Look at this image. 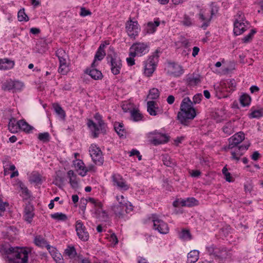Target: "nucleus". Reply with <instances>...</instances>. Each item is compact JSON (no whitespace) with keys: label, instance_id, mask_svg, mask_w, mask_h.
Wrapping results in <instances>:
<instances>
[{"label":"nucleus","instance_id":"1","mask_svg":"<svg viewBox=\"0 0 263 263\" xmlns=\"http://www.w3.org/2000/svg\"><path fill=\"white\" fill-rule=\"evenodd\" d=\"M196 116L195 109L192 106V102L189 97L184 98L181 103L180 111L177 115V119L180 123L187 125Z\"/></svg>","mask_w":263,"mask_h":263},{"label":"nucleus","instance_id":"2","mask_svg":"<svg viewBox=\"0 0 263 263\" xmlns=\"http://www.w3.org/2000/svg\"><path fill=\"white\" fill-rule=\"evenodd\" d=\"M206 249L209 255L219 261H225L231 257L230 251L224 248H217L212 245Z\"/></svg>","mask_w":263,"mask_h":263},{"label":"nucleus","instance_id":"3","mask_svg":"<svg viewBox=\"0 0 263 263\" xmlns=\"http://www.w3.org/2000/svg\"><path fill=\"white\" fill-rule=\"evenodd\" d=\"M5 253L8 255H12V257H8L10 260L14 259H21V263H28V251L25 248L18 247H9L5 249Z\"/></svg>","mask_w":263,"mask_h":263},{"label":"nucleus","instance_id":"4","mask_svg":"<svg viewBox=\"0 0 263 263\" xmlns=\"http://www.w3.org/2000/svg\"><path fill=\"white\" fill-rule=\"evenodd\" d=\"M235 17L233 31L234 34L239 35L250 28V24L245 20L244 14L241 12H238Z\"/></svg>","mask_w":263,"mask_h":263},{"label":"nucleus","instance_id":"5","mask_svg":"<svg viewBox=\"0 0 263 263\" xmlns=\"http://www.w3.org/2000/svg\"><path fill=\"white\" fill-rule=\"evenodd\" d=\"M95 119L96 121V123L91 120H88L87 125L91 130L93 137L96 138L98 136L100 132H104L105 124L102 120V117L98 113L95 114Z\"/></svg>","mask_w":263,"mask_h":263},{"label":"nucleus","instance_id":"6","mask_svg":"<svg viewBox=\"0 0 263 263\" xmlns=\"http://www.w3.org/2000/svg\"><path fill=\"white\" fill-rule=\"evenodd\" d=\"M158 55L157 53H154L144 62V74L146 77H150L155 70L158 61Z\"/></svg>","mask_w":263,"mask_h":263},{"label":"nucleus","instance_id":"7","mask_svg":"<svg viewBox=\"0 0 263 263\" xmlns=\"http://www.w3.org/2000/svg\"><path fill=\"white\" fill-rule=\"evenodd\" d=\"M87 201L94 206L95 216L102 221H106L108 218V214L106 211L102 209V204L101 202L93 198H89Z\"/></svg>","mask_w":263,"mask_h":263},{"label":"nucleus","instance_id":"8","mask_svg":"<svg viewBox=\"0 0 263 263\" xmlns=\"http://www.w3.org/2000/svg\"><path fill=\"white\" fill-rule=\"evenodd\" d=\"M107 59L110 63L111 72L114 75L118 74L122 67V63L120 58L113 52L112 53L107 54Z\"/></svg>","mask_w":263,"mask_h":263},{"label":"nucleus","instance_id":"9","mask_svg":"<svg viewBox=\"0 0 263 263\" xmlns=\"http://www.w3.org/2000/svg\"><path fill=\"white\" fill-rule=\"evenodd\" d=\"M148 138H149L150 142L154 145L165 143L169 140L168 136L157 130L149 133L148 134Z\"/></svg>","mask_w":263,"mask_h":263},{"label":"nucleus","instance_id":"10","mask_svg":"<svg viewBox=\"0 0 263 263\" xmlns=\"http://www.w3.org/2000/svg\"><path fill=\"white\" fill-rule=\"evenodd\" d=\"M148 45L144 43H136L129 49L132 56L141 57L148 51Z\"/></svg>","mask_w":263,"mask_h":263},{"label":"nucleus","instance_id":"11","mask_svg":"<svg viewBox=\"0 0 263 263\" xmlns=\"http://www.w3.org/2000/svg\"><path fill=\"white\" fill-rule=\"evenodd\" d=\"M152 218L154 230L158 231L162 234H166L168 233L169 228L166 222L159 219L158 216L156 215H153Z\"/></svg>","mask_w":263,"mask_h":263},{"label":"nucleus","instance_id":"12","mask_svg":"<svg viewBox=\"0 0 263 263\" xmlns=\"http://www.w3.org/2000/svg\"><path fill=\"white\" fill-rule=\"evenodd\" d=\"M89 151L92 161L97 165H102L104 160L102 153L99 147L95 144H91Z\"/></svg>","mask_w":263,"mask_h":263},{"label":"nucleus","instance_id":"13","mask_svg":"<svg viewBox=\"0 0 263 263\" xmlns=\"http://www.w3.org/2000/svg\"><path fill=\"white\" fill-rule=\"evenodd\" d=\"M111 180L113 185L116 186L119 190L122 191H125L128 190L129 187V185L120 175L118 174L112 175Z\"/></svg>","mask_w":263,"mask_h":263},{"label":"nucleus","instance_id":"14","mask_svg":"<svg viewBox=\"0 0 263 263\" xmlns=\"http://www.w3.org/2000/svg\"><path fill=\"white\" fill-rule=\"evenodd\" d=\"M126 30L130 37H135L140 30L137 21H133L130 18L126 23Z\"/></svg>","mask_w":263,"mask_h":263},{"label":"nucleus","instance_id":"15","mask_svg":"<svg viewBox=\"0 0 263 263\" xmlns=\"http://www.w3.org/2000/svg\"><path fill=\"white\" fill-rule=\"evenodd\" d=\"M76 231L79 238L83 241H87L89 234L81 220H77L76 223Z\"/></svg>","mask_w":263,"mask_h":263},{"label":"nucleus","instance_id":"16","mask_svg":"<svg viewBox=\"0 0 263 263\" xmlns=\"http://www.w3.org/2000/svg\"><path fill=\"white\" fill-rule=\"evenodd\" d=\"M198 16L200 21L203 22L200 27L203 30H205L210 25L212 18V16L209 15V12L205 9H202L200 10Z\"/></svg>","mask_w":263,"mask_h":263},{"label":"nucleus","instance_id":"17","mask_svg":"<svg viewBox=\"0 0 263 263\" xmlns=\"http://www.w3.org/2000/svg\"><path fill=\"white\" fill-rule=\"evenodd\" d=\"M167 73L174 77H179L183 73V69L180 65L175 63H169L167 66Z\"/></svg>","mask_w":263,"mask_h":263},{"label":"nucleus","instance_id":"18","mask_svg":"<svg viewBox=\"0 0 263 263\" xmlns=\"http://www.w3.org/2000/svg\"><path fill=\"white\" fill-rule=\"evenodd\" d=\"M245 139V134L241 132H238L229 139V144L228 149H232L240 143Z\"/></svg>","mask_w":263,"mask_h":263},{"label":"nucleus","instance_id":"19","mask_svg":"<svg viewBox=\"0 0 263 263\" xmlns=\"http://www.w3.org/2000/svg\"><path fill=\"white\" fill-rule=\"evenodd\" d=\"M236 83L234 79H228L221 81L220 83L221 89L227 91H232L235 90Z\"/></svg>","mask_w":263,"mask_h":263},{"label":"nucleus","instance_id":"20","mask_svg":"<svg viewBox=\"0 0 263 263\" xmlns=\"http://www.w3.org/2000/svg\"><path fill=\"white\" fill-rule=\"evenodd\" d=\"M250 144H243L242 145L236 147L234 151L231 152L232 158L233 159L238 161L240 157L243 155L242 151L247 150L249 148Z\"/></svg>","mask_w":263,"mask_h":263},{"label":"nucleus","instance_id":"21","mask_svg":"<svg viewBox=\"0 0 263 263\" xmlns=\"http://www.w3.org/2000/svg\"><path fill=\"white\" fill-rule=\"evenodd\" d=\"M73 165L77 171L79 172V174L82 176L86 175L88 170L85 167V164L82 160L76 159L73 162Z\"/></svg>","mask_w":263,"mask_h":263},{"label":"nucleus","instance_id":"22","mask_svg":"<svg viewBox=\"0 0 263 263\" xmlns=\"http://www.w3.org/2000/svg\"><path fill=\"white\" fill-rule=\"evenodd\" d=\"M147 110L151 116H156L162 113L155 101H151L147 103Z\"/></svg>","mask_w":263,"mask_h":263},{"label":"nucleus","instance_id":"23","mask_svg":"<svg viewBox=\"0 0 263 263\" xmlns=\"http://www.w3.org/2000/svg\"><path fill=\"white\" fill-rule=\"evenodd\" d=\"M33 211L34 208L31 205H27L25 208L24 215V219L29 223L32 222V219L34 216Z\"/></svg>","mask_w":263,"mask_h":263},{"label":"nucleus","instance_id":"24","mask_svg":"<svg viewBox=\"0 0 263 263\" xmlns=\"http://www.w3.org/2000/svg\"><path fill=\"white\" fill-rule=\"evenodd\" d=\"M116 199L118 201L119 204L118 205L125 207V211L126 213H129L133 211V208L131 203L124 199V197L123 195L117 196Z\"/></svg>","mask_w":263,"mask_h":263},{"label":"nucleus","instance_id":"25","mask_svg":"<svg viewBox=\"0 0 263 263\" xmlns=\"http://www.w3.org/2000/svg\"><path fill=\"white\" fill-rule=\"evenodd\" d=\"M105 46H106L105 44H101L100 45V47H99V48L95 54V60L91 65L92 67H95L96 66V60L101 61L104 58V56L105 55V52L104 50V49Z\"/></svg>","mask_w":263,"mask_h":263},{"label":"nucleus","instance_id":"26","mask_svg":"<svg viewBox=\"0 0 263 263\" xmlns=\"http://www.w3.org/2000/svg\"><path fill=\"white\" fill-rule=\"evenodd\" d=\"M67 177L69 179V183L73 189L78 188L79 186V179L72 170H70L67 172Z\"/></svg>","mask_w":263,"mask_h":263},{"label":"nucleus","instance_id":"27","mask_svg":"<svg viewBox=\"0 0 263 263\" xmlns=\"http://www.w3.org/2000/svg\"><path fill=\"white\" fill-rule=\"evenodd\" d=\"M160 25V21L158 18L156 19L154 22H149L145 26V30L147 33H153L156 30V28Z\"/></svg>","mask_w":263,"mask_h":263},{"label":"nucleus","instance_id":"28","mask_svg":"<svg viewBox=\"0 0 263 263\" xmlns=\"http://www.w3.org/2000/svg\"><path fill=\"white\" fill-rule=\"evenodd\" d=\"M14 65V62L13 61L5 58L0 59V69L8 70L11 69Z\"/></svg>","mask_w":263,"mask_h":263},{"label":"nucleus","instance_id":"29","mask_svg":"<svg viewBox=\"0 0 263 263\" xmlns=\"http://www.w3.org/2000/svg\"><path fill=\"white\" fill-rule=\"evenodd\" d=\"M186 82L188 85L194 86L200 82V80L198 75L193 74L187 76L186 78Z\"/></svg>","mask_w":263,"mask_h":263},{"label":"nucleus","instance_id":"30","mask_svg":"<svg viewBox=\"0 0 263 263\" xmlns=\"http://www.w3.org/2000/svg\"><path fill=\"white\" fill-rule=\"evenodd\" d=\"M198 204V201L193 197L187 198L185 199H182L181 201V206H193Z\"/></svg>","mask_w":263,"mask_h":263},{"label":"nucleus","instance_id":"31","mask_svg":"<svg viewBox=\"0 0 263 263\" xmlns=\"http://www.w3.org/2000/svg\"><path fill=\"white\" fill-rule=\"evenodd\" d=\"M199 259V252L197 250H194L191 251L187 254V263H195Z\"/></svg>","mask_w":263,"mask_h":263},{"label":"nucleus","instance_id":"32","mask_svg":"<svg viewBox=\"0 0 263 263\" xmlns=\"http://www.w3.org/2000/svg\"><path fill=\"white\" fill-rule=\"evenodd\" d=\"M56 55L59 59L60 64L67 63L68 56L65 50L62 49H59L56 51Z\"/></svg>","mask_w":263,"mask_h":263},{"label":"nucleus","instance_id":"33","mask_svg":"<svg viewBox=\"0 0 263 263\" xmlns=\"http://www.w3.org/2000/svg\"><path fill=\"white\" fill-rule=\"evenodd\" d=\"M114 128L118 135L122 138L126 137L125 132L123 128V124L119 122H116L114 124Z\"/></svg>","mask_w":263,"mask_h":263},{"label":"nucleus","instance_id":"34","mask_svg":"<svg viewBox=\"0 0 263 263\" xmlns=\"http://www.w3.org/2000/svg\"><path fill=\"white\" fill-rule=\"evenodd\" d=\"M86 72L94 80L101 79L103 77L101 72L95 68H92L89 71L87 70Z\"/></svg>","mask_w":263,"mask_h":263},{"label":"nucleus","instance_id":"35","mask_svg":"<svg viewBox=\"0 0 263 263\" xmlns=\"http://www.w3.org/2000/svg\"><path fill=\"white\" fill-rule=\"evenodd\" d=\"M65 255L69 258L73 259L77 257V253L73 246H68L64 251Z\"/></svg>","mask_w":263,"mask_h":263},{"label":"nucleus","instance_id":"36","mask_svg":"<svg viewBox=\"0 0 263 263\" xmlns=\"http://www.w3.org/2000/svg\"><path fill=\"white\" fill-rule=\"evenodd\" d=\"M223 132L228 135H230L233 133L234 131V122L229 121L225 124L224 126L222 128Z\"/></svg>","mask_w":263,"mask_h":263},{"label":"nucleus","instance_id":"37","mask_svg":"<svg viewBox=\"0 0 263 263\" xmlns=\"http://www.w3.org/2000/svg\"><path fill=\"white\" fill-rule=\"evenodd\" d=\"M13 80L9 79L3 83L2 89L4 91H11L13 90Z\"/></svg>","mask_w":263,"mask_h":263},{"label":"nucleus","instance_id":"38","mask_svg":"<svg viewBox=\"0 0 263 263\" xmlns=\"http://www.w3.org/2000/svg\"><path fill=\"white\" fill-rule=\"evenodd\" d=\"M4 168H6L8 171H13L12 173L10 175L11 178H13L18 175V171L17 170L15 171V165L11 163H8L4 166Z\"/></svg>","mask_w":263,"mask_h":263},{"label":"nucleus","instance_id":"39","mask_svg":"<svg viewBox=\"0 0 263 263\" xmlns=\"http://www.w3.org/2000/svg\"><path fill=\"white\" fill-rule=\"evenodd\" d=\"M53 107L57 114L58 115L61 119L63 120L65 119L66 114L62 108L57 103L53 104Z\"/></svg>","mask_w":263,"mask_h":263},{"label":"nucleus","instance_id":"40","mask_svg":"<svg viewBox=\"0 0 263 263\" xmlns=\"http://www.w3.org/2000/svg\"><path fill=\"white\" fill-rule=\"evenodd\" d=\"M29 181L36 184H41L42 183L41 176L37 173H32L30 176Z\"/></svg>","mask_w":263,"mask_h":263},{"label":"nucleus","instance_id":"41","mask_svg":"<svg viewBox=\"0 0 263 263\" xmlns=\"http://www.w3.org/2000/svg\"><path fill=\"white\" fill-rule=\"evenodd\" d=\"M18 128L24 132H29L31 130V127L24 120H20L18 121Z\"/></svg>","mask_w":263,"mask_h":263},{"label":"nucleus","instance_id":"42","mask_svg":"<svg viewBox=\"0 0 263 263\" xmlns=\"http://www.w3.org/2000/svg\"><path fill=\"white\" fill-rule=\"evenodd\" d=\"M163 164L168 167H173L175 165V162L168 155L163 156Z\"/></svg>","mask_w":263,"mask_h":263},{"label":"nucleus","instance_id":"43","mask_svg":"<svg viewBox=\"0 0 263 263\" xmlns=\"http://www.w3.org/2000/svg\"><path fill=\"white\" fill-rule=\"evenodd\" d=\"M51 217L58 221H66L67 219V216L62 213H56L51 215Z\"/></svg>","mask_w":263,"mask_h":263},{"label":"nucleus","instance_id":"44","mask_svg":"<svg viewBox=\"0 0 263 263\" xmlns=\"http://www.w3.org/2000/svg\"><path fill=\"white\" fill-rule=\"evenodd\" d=\"M251 99L250 97L246 94H243L240 98V102L243 106H248L250 104Z\"/></svg>","mask_w":263,"mask_h":263},{"label":"nucleus","instance_id":"45","mask_svg":"<svg viewBox=\"0 0 263 263\" xmlns=\"http://www.w3.org/2000/svg\"><path fill=\"white\" fill-rule=\"evenodd\" d=\"M34 242L36 246H38L39 247H46V246H47L48 244H47L46 241L45 240L44 238L40 236H38L35 237L34 239Z\"/></svg>","mask_w":263,"mask_h":263},{"label":"nucleus","instance_id":"46","mask_svg":"<svg viewBox=\"0 0 263 263\" xmlns=\"http://www.w3.org/2000/svg\"><path fill=\"white\" fill-rule=\"evenodd\" d=\"M124 210H125V207H123L119 205H114L112 207V210L115 214L119 217L123 215Z\"/></svg>","mask_w":263,"mask_h":263},{"label":"nucleus","instance_id":"47","mask_svg":"<svg viewBox=\"0 0 263 263\" xmlns=\"http://www.w3.org/2000/svg\"><path fill=\"white\" fill-rule=\"evenodd\" d=\"M159 96V92L158 89L153 88L149 90L148 98L151 100L157 99Z\"/></svg>","mask_w":263,"mask_h":263},{"label":"nucleus","instance_id":"48","mask_svg":"<svg viewBox=\"0 0 263 263\" xmlns=\"http://www.w3.org/2000/svg\"><path fill=\"white\" fill-rule=\"evenodd\" d=\"M17 17L18 21L20 22H27L29 21V17L25 13L24 9H21L18 12Z\"/></svg>","mask_w":263,"mask_h":263},{"label":"nucleus","instance_id":"49","mask_svg":"<svg viewBox=\"0 0 263 263\" xmlns=\"http://www.w3.org/2000/svg\"><path fill=\"white\" fill-rule=\"evenodd\" d=\"M179 237L184 240H188L191 239V235L189 230H183L179 234Z\"/></svg>","mask_w":263,"mask_h":263},{"label":"nucleus","instance_id":"50","mask_svg":"<svg viewBox=\"0 0 263 263\" xmlns=\"http://www.w3.org/2000/svg\"><path fill=\"white\" fill-rule=\"evenodd\" d=\"M15 121L10 120L8 124V129L9 131L12 133H14L17 132V129L18 128V122L15 123Z\"/></svg>","mask_w":263,"mask_h":263},{"label":"nucleus","instance_id":"51","mask_svg":"<svg viewBox=\"0 0 263 263\" xmlns=\"http://www.w3.org/2000/svg\"><path fill=\"white\" fill-rule=\"evenodd\" d=\"M13 92L21 91L24 86V83L18 80H13Z\"/></svg>","mask_w":263,"mask_h":263},{"label":"nucleus","instance_id":"52","mask_svg":"<svg viewBox=\"0 0 263 263\" xmlns=\"http://www.w3.org/2000/svg\"><path fill=\"white\" fill-rule=\"evenodd\" d=\"M131 117L135 121H139L142 119V115L139 111L137 110H133L131 111Z\"/></svg>","mask_w":263,"mask_h":263},{"label":"nucleus","instance_id":"53","mask_svg":"<svg viewBox=\"0 0 263 263\" xmlns=\"http://www.w3.org/2000/svg\"><path fill=\"white\" fill-rule=\"evenodd\" d=\"M9 205V203L6 201H4L2 198L0 196V216H2L3 213L6 210V208Z\"/></svg>","mask_w":263,"mask_h":263},{"label":"nucleus","instance_id":"54","mask_svg":"<svg viewBox=\"0 0 263 263\" xmlns=\"http://www.w3.org/2000/svg\"><path fill=\"white\" fill-rule=\"evenodd\" d=\"M68 65L67 63H62L60 64L59 68V72L62 74H65L68 71Z\"/></svg>","mask_w":263,"mask_h":263},{"label":"nucleus","instance_id":"55","mask_svg":"<svg viewBox=\"0 0 263 263\" xmlns=\"http://www.w3.org/2000/svg\"><path fill=\"white\" fill-rule=\"evenodd\" d=\"M263 116V108L255 110L251 112L250 116L251 118H259Z\"/></svg>","mask_w":263,"mask_h":263},{"label":"nucleus","instance_id":"56","mask_svg":"<svg viewBox=\"0 0 263 263\" xmlns=\"http://www.w3.org/2000/svg\"><path fill=\"white\" fill-rule=\"evenodd\" d=\"M256 32L255 29H251L250 32L246 36H245L242 40L244 43H248L250 42L254 34Z\"/></svg>","mask_w":263,"mask_h":263},{"label":"nucleus","instance_id":"57","mask_svg":"<svg viewBox=\"0 0 263 263\" xmlns=\"http://www.w3.org/2000/svg\"><path fill=\"white\" fill-rule=\"evenodd\" d=\"M38 138L44 142H48L49 141V134L48 133H40L39 134Z\"/></svg>","mask_w":263,"mask_h":263},{"label":"nucleus","instance_id":"58","mask_svg":"<svg viewBox=\"0 0 263 263\" xmlns=\"http://www.w3.org/2000/svg\"><path fill=\"white\" fill-rule=\"evenodd\" d=\"M181 22L183 25L187 27L191 26L193 24L192 19L187 15L184 16L183 19Z\"/></svg>","mask_w":263,"mask_h":263},{"label":"nucleus","instance_id":"59","mask_svg":"<svg viewBox=\"0 0 263 263\" xmlns=\"http://www.w3.org/2000/svg\"><path fill=\"white\" fill-rule=\"evenodd\" d=\"M218 11V7L216 5L214 4H212L211 6V10H208V12H209V13H210L211 15L210 16H212V17L213 15H215L217 13Z\"/></svg>","mask_w":263,"mask_h":263},{"label":"nucleus","instance_id":"60","mask_svg":"<svg viewBox=\"0 0 263 263\" xmlns=\"http://www.w3.org/2000/svg\"><path fill=\"white\" fill-rule=\"evenodd\" d=\"M222 172L223 174L225 176L226 180L228 182H231L232 180H231V174L229 172H228V169L226 167H224L223 168Z\"/></svg>","mask_w":263,"mask_h":263},{"label":"nucleus","instance_id":"61","mask_svg":"<svg viewBox=\"0 0 263 263\" xmlns=\"http://www.w3.org/2000/svg\"><path fill=\"white\" fill-rule=\"evenodd\" d=\"M52 258L54 259V260L57 263H64V259L63 258V257L62 255L59 252L57 253L52 257Z\"/></svg>","mask_w":263,"mask_h":263},{"label":"nucleus","instance_id":"62","mask_svg":"<svg viewBox=\"0 0 263 263\" xmlns=\"http://www.w3.org/2000/svg\"><path fill=\"white\" fill-rule=\"evenodd\" d=\"M202 98V96L201 93H197L195 95L193 98V102H192V104L199 103L201 100Z\"/></svg>","mask_w":263,"mask_h":263},{"label":"nucleus","instance_id":"63","mask_svg":"<svg viewBox=\"0 0 263 263\" xmlns=\"http://www.w3.org/2000/svg\"><path fill=\"white\" fill-rule=\"evenodd\" d=\"M136 56H132L131 55V51H129V57L127 58V59H126V61H127V64L129 66H133L135 64V59H134V58Z\"/></svg>","mask_w":263,"mask_h":263},{"label":"nucleus","instance_id":"64","mask_svg":"<svg viewBox=\"0 0 263 263\" xmlns=\"http://www.w3.org/2000/svg\"><path fill=\"white\" fill-rule=\"evenodd\" d=\"M46 248L52 257H53L58 252L55 248L50 246L49 245L46 246Z\"/></svg>","mask_w":263,"mask_h":263}]
</instances>
